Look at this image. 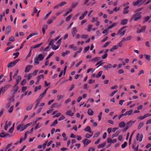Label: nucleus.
<instances>
[{
  "label": "nucleus",
  "instance_id": "1",
  "mask_svg": "<svg viewBox=\"0 0 151 151\" xmlns=\"http://www.w3.org/2000/svg\"><path fill=\"white\" fill-rule=\"evenodd\" d=\"M47 54V53L45 52H42L41 54H39L34 59V65L39 64L40 63L39 61L43 60Z\"/></svg>",
  "mask_w": 151,
  "mask_h": 151
},
{
  "label": "nucleus",
  "instance_id": "2",
  "mask_svg": "<svg viewBox=\"0 0 151 151\" xmlns=\"http://www.w3.org/2000/svg\"><path fill=\"white\" fill-rule=\"evenodd\" d=\"M19 60L16 59L12 62L9 63L7 65L8 68H12L19 61Z\"/></svg>",
  "mask_w": 151,
  "mask_h": 151
},
{
  "label": "nucleus",
  "instance_id": "3",
  "mask_svg": "<svg viewBox=\"0 0 151 151\" xmlns=\"http://www.w3.org/2000/svg\"><path fill=\"white\" fill-rule=\"evenodd\" d=\"M25 125L24 126V124H21L17 127V130L18 131L20 130V131L22 132L26 129L25 128Z\"/></svg>",
  "mask_w": 151,
  "mask_h": 151
},
{
  "label": "nucleus",
  "instance_id": "4",
  "mask_svg": "<svg viewBox=\"0 0 151 151\" xmlns=\"http://www.w3.org/2000/svg\"><path fill=\"white\" fill-rule=\"evenodd\" d=\"M124 28V27H122L117 32V35H120L121 37H122L124 35L126 32L125 30H124L123 32H122V31Z\"/></svg>",
  "mask_w": 151,
  "mask_h": 151
},
{
  "label": "nucleus",
  "instance_id": "5",
  "mask_svg": "<svg viewBox=\"0 0 151 151\" xmlns=\"http://www.w3.org/2000/svg\"><path fill=\"white\" fill-rule=\"evenodd\" d=\"M47 90V88L37 98V100L40 101L42 98L45 95L46 91Z\"/></svg>",
  "mask_w": 151,
  "mask_h": 151
},
{
  "label": "nucleus",
  "instance_id": "6",
  "mask_svg": "<svg viewBox=\"0 0 151 151\" xmlns=\"http://www.w3.org/2000/svg\"><path fill=\"white\" fill-rule=\"evenodd\" d=\"M143 137V135L142 134H141L139 133L137 134L136 136L137 140L141 142L142 141Z\"/></svg>",
  "mask_w": 151,
  "mask_h": 151
},
{
  "label": "nucleus",
  "instance_id": "7",
  "mask_svg": "<svg viewBox=\"0 0 151 151\" xmlns=\"http://www.w3.org/2000/svg\"><path fill=\"white\" fill-rule=\"evenodd\" d=\"M82 142L85 146H86L91 142V141L88 140V139H85L83 140Z\"/></svg>",
  "mask_w": 151,
  "mask_h": 151
},
{
  "label": "nucleus",
  "instance_id": "8",
  "mask_svg": "<svg viewBox=\"0 0 151 151\" xmlns=\"http://www.w3.org/2000/svg\"><path fill=\"white\" fill-rule=\"evenodd\" d=\"M55 19L56 17L53 16L52 18L48 20L47 23L49 24H51L53 22V21Z\"/></svg>",
  "mask_w": 151,
  "mask_h": 151
},
{
  "label": "nucleus",
  "instance_id": "9",
  "mask_svg": "<svg viewBox=\"0 0 151 151\" xmlns=\"http://www.w3.org/2000/svg\"><path fill=\"white\" fill-rule=\"evenodd\" d=\"M9 87V85H6L4 87H2L0 90H2V93H4Z\"/></svg>",
  "mask_w": 151,
  "mask_h": 151
},
{
  "label": "nucleus",
  "instance_id": "10",
  "mask_svg": "<svg viewBox=\"0 0 151 151\" xmlns=\"http://www.w3.org/2000/svg\"><path fill=\"white\" fill-rule=\"evenodd\" d=\"M77 31V30L76 27H74L72 28V34L73 37H74L75 36Z\"/></svg>",
  "mask_w": 151,
  "mask_h": 151
},
{
  "label": "nucleus",
  "instance_id": "11",
  "mask_svg": "<svg viewBox=\"0 0 151 151\" xmlns=\"http://www.w3.org/2000/svg\"><path fill=\"white\" fill-rule=\"evenodd\" d=\"M101 59V58L100 57H96L93 59H90L89 60V61L93 62V61H99Z\"/></svg>",
  "mask_w": 151,
  "mask_h": 151
},
{
  "label": "nucleus",
  "instance_id": "12",
  "mask_svg": "<svg viewBox=\"0 0 151 151\" xmlns=\"http://www.w3.org/2000/svg\"><path fill=\"white\" fill-rule=\"evenodd\" d=\"M136 142H134L132 145V148L134 150V151H138L139 145H137V147H136Z\"/></svg>",
  "mask_w": 151,
  "mask_h": 151
},
{
  "label": "nucleus",
  "instance_id": "13",
  "mask_svg": "<svg viewBox=\"0 0 151 151\" xmlns=\"http://www.w3.org/2000/svg\"><path fill=\"white\" fill-rule=\"evenodd\" d=\"M7 122L8 121H7L5 123V126L4 127V129L6 130H7L8 127L10 126L12 124V122L11 121L9 122L8 124L7 123Z\"/></svg>",
  "mask_w": 151,
  "mask_h": 151
},
{
  "label": "nucleus",
  "instance_id": "14",
  "mask_svg": "<svg viewBox=\"0 0 151 151\" xmlns=\"http://www.w3.org/2000/svg\"><path fill=\"white\" fill-rule=\"evenodd\" d=\"M141 3H142V2L140 0H138L136 1H134L133 2L132 4L134 6H136L139 4H140V5L141 4H142Z\"/></svg>",
  "mask_w": 151,
  "mask_h": 151
},
{
  "label": "nucleus",
  "instance_id": "15",
  "mask_svg": "<svg viewBox=\"0 0 151 151\" xmlns=\"http://www.w3.org/2000/svg\"><path fill=\"white\" fill-rule=\"evenodd\" d=\"M141 13H142L141 12H139L138 13H136V14H134L132 16L131 20H133L134 19V18L135 17L137 16L138 17V16H140V15L141 14Z\"/></svg>",
  "mask_w": 151,
  "mask_h": 151
},
{
  "label": "nucleus",
  "instance_id": "16",
  "mask_svg": "<svg viewBox=\"0 0 151 151\" xmlns=\"http://www.w3.org/2000/svg\"><path fill=\"white\" fill-rule=\"evenodd\" d=\"M112 67V65L110 63L108 64L107 65H104L103 66V68L106 70H107L109 68H111Z\"/></svg>",
  "mask_w": 151,
  "mask_h": 151
},
{
  "label": "nucleus",
  "instance_id": "17",
  "mask_svg": "<svg viewBox=\"0 0 151 151\" xmlns=\"http://www.w3.org/2000/svg\"><path fill=\"white\" fill-rule=\"evenodd\" d=\"M32 67V66L30 65L27 66L25 68V72L26 73L29 72L30 70Z\"/></svg>",
  "mask_w": 151,
  "mask_h": 151
},
{
  "label": "nucleus",
  "instance_id": "18",
  "mask_svg": "<svg viewBox=\"0 0 151 151\" xmlns=\"http://www.w3.org/2000/svg\"><path fill=\"white\" fill-rule=\"evenodd\" d=\"M51 46L52 48V49L54 50H55L59 48L60 45H57V46H56L55 44H53Z\"/></svg>",
  "mask_w": 151,
  "mask_h": 151
},
{
  "label": "nucleus",
  "instance_id": "19",
  "mask_svg": "<svg viewBox=\"0 0 151 151\" xmlns=\"http://www.w3.org/2000/svg\"><path fill=\"white\" fill-rule=\"evenodd\" d=\"M38 34V32H36L35 33H31L29 36L27 37V39L28 40L31 37L34 35H37Z\"/></svg>",
  "mask_w": 151,
  "mask_h": 151
},
{
  "label": "nucleus",
  "instance_id": "20",
  "mask_svg": "<svg viewBox=\"0 0 151 151\" xmlns=\"http://www.w3.org/2000/svg\"><path fill=\"white\" fill-rule=\"evenodd\" d=\"M66 114L67 115H69L70 116H72L74 115V113L72 112L70 110H68L67 111Z\"/></svg>",
  "mask_w": 151,
  "mask_h": 151
},
{
  "label": "nucleus",
  "instance_id": "21",
  "mask_svg": "<svg viewBox=\"0 0 151 151\" xmlns=\"http://www.w3.org/2000/svg\"><path fill=\"white\" fill-rule=\"evenodd\" d=\"M19 89V87H14L13 89L12 90V93L14 95L15 94L17 91Z\"/></svg>",
  "mask_w": 151,
  "mask_h": 151
},
{
  "label": "nucleus",
  "instance_id": "22",
  "mask_svg": "<svg viewBox=\"0 0 151 151\" xmlns=\"http://www.w3.org/2000/svg\"><path fill=\"white\" fill-rule=\"evenodd\" d=\"M84 130L86 132H89L90 133H92L91 128L89 126H87L84 129Z\"/></svg>",
  "mask_w": 151,
  "mask_h": 151
},
{
  "label": "nucleus",
  "instance_id": "23",
  "mask_svg": "<svg viewBox=\"0 0 151 151\" xmlns=\"http://www.w3.org/2000/svg\"><path fill=\"white\" fill-rule=\"evenodd\" d=\"M42 44V42L40 43L37 44L33 47L31 46L30 47V48L31 49H32V48L36 49V48L39 47Z\"/></svg>",
  "mask_w": 151,
  "mask_h": 151
},
{
  "label": "nucleus",
  "instance_id": "24",
  "mask_svg": "<svg viewBox=\"0 0 151 151\" xmlns=\"http://www.w3.org/2000/svg\"><path fill=\"white\" fill-rule=\"evenodd\" d=\"M11 30V27L10 26H8L6 29V34H7L10 32Z\"/></svg>",
  "mask_w": 151,
  "mask_h": 151
},
{
  "label": "nucleus",
  "instance_id": "25",
  "mask_svg": "<svg viewBox=\"0 0 151 151\" xmlns=\"http://www.w3.org/2000/svg\"><path fill=\"white\" fill-rule=\"evenodd\" d=\"M129 9L128 7H125L123 9V13L124 14H128L129 12V10H128Z\"/></svg>",
  "mask_w": 151,
  "mask_h": 151
},
{
  "label": "nucleus",
  "instance_id": "26",
  "mask_svg": "<svg viewBox=\"0 0 151 151\" xmlns=\"http://www.w3.org/2000/svg\"><path fill=\"white\" fill-rule=\"evenodd\" d=\"M135 122V121H133L132 120H130L127 123V125L129 127L131 126L132 124H133Z\"/></svg>",
  "mask_w": 151,
  "mask_h": 151
},
{
  "label": "nucleus",
  "instance_id": "27",
  "mask_svg": "<svg viewBox=\"0 0 151 151\" xmlns=\"http://www.w3.org/2000/svg\"><path fill=\"white\" fill-rule=\"evenodd\" d=\"M125 126L124 122H122L119 124V126L120 128L124 127Z\"/></svg>",
  "mask_w": 151,
  "mask_h": 151
},
{
  "label": "nucleus",
  "instance_id": "28",
  "mask_svg": "<svg viewBox=\"0 0 151 151\" xmlns=\"http://www.w3.org/2000/svg\"><path fill=\"white\" fill-rule=\"evenodd\" d=\"M61 105V104H58L57 103H56L52 104L51 105V107L52 108H54L56 107H59Z\"/></svg>",
  "mask_w": 151,
  "mask_h": 151
},
{
  "label": "nucleus",
  "instance_id": "29",
  "mask_svg": "<svg viewBox=\"0 0 151 151\" xmlns=\"http://www.w3.org/2000/svg\"><path fill=\"white\" fill-rule=\"evenodd\" d=\"M93 111L91 109H89L88 111V114L89 115H92L93 114Z\"/></svg>",
  "mask_w": 151,
  "mask_h": 151
},
{
  "label": "nucleus",
  "instance_id": "30",
  "mask_svg": "<svg viewBox=\"0 0 151 151\" xmlns=\"http://www.w3.org/2000/svg\"><path fill=\"white\" fill-rule=\"evenodd\" d=\"M37 80L40 81V79L43 80L44 79V76L43 75L41 74L37 77Z\"/></svg>",
  "mask_w": 151,
  "mask_h": 151
},
{
  "label": "nucleus",
  "instance_id": "31",
  "mask_svg": "<svg viewBox=\"0 0 151 151\" xmlns=\"http://www.w3.org/2000/svg\"><path fill=\"white\" fill-rule=\"evenodd\" d=\"M118 46L115 45L113 46V47L110 49V51L111 52H113L114 50L117 49L118 48Z\"/></svg>",
  "mask_w": 151,
  "mask_h": 151
},
{
  "label": "nucleus",
  "instance_id": "32",
  "mask_svg": "<svg viewBox=\"0 0 151 151\" xmlns=\"http://www.w3.org/2000/svg\"><path fill=\"white\" fill-rule=\"evenodd\" d=\"M119 131H117L114 134L112 135V138H114V137L118 136L119 134Z\"/></svg>",
  "mask_w": 151,
  "mask_h": 151
},
{
  "label": "nucleus",
  "instance_id": "33",
  "mask_svg": "<svg viewBox=\"0 0 151 151\" xmlns=\"http://www.w3.org/2000/svg\"><path fill=\"white\" fill-rule=\"evenodd\" d=\"M144 20L143 21V23H145L149 20V19H150V17H149V16H147L146 17H144Z\"/></svg>",
  "mask_w": 151,
  "mask_h": 151
},
{
  "label": "nucleus",
  "instance_id": "34",
  "mask_svg": "<svg viewBox=\"0 0 151 151\" xmlns=\"http://www.w3.org/2000/svg\"><path fill=\"white\" fill-rule=\"evenodd\" d=\"M90 122L93 123V126L94 127H96L97 126V123L96 122H95L94 120L93 119H91L90 120Z\"/></svg>",
  "mask_w": 151,
  "mask_h": 151
},
{
  "label": "nucleus",
  "instance_id": "35",
  "mask_svg": "<svg viewBox=\"0 0 151 151\" xmlns=\"http://www.w3.org/2000/svg\"><path fill=\"white\" fill-rule=\"evenodd\" d=\"M128 21L127 19H124L121 21V24L123 25H125L127 24Z\"/></svg>",
  "mask_w": 151,
  "mask_h": 151
},
{
  "label": "nucleus",
  "instance_id": "36",
  "mask_svg": "<svg viewBox=\"0 0 151 151\" xmlns=\"http://www.w3.org/2000/svg\"><path fill=\"white\" fill-rule=\"evenodd\" d=\"M47 27L46 25H44L43 26L42 29V32L43 34L45 33V30L46 29H47Z\"/></svg>",
  "mask_w": 151,
  "mask_h": 151
},
{
  "label": "nucleus",
  "instance_id": "37",
  "mask_svg": "<svg viewBox=\"0 0 151 151\" xmlns=\"http://www.w3.org/2000/svg\"><path fill=\"white\" fill-rule=\"evenodd\" d=\"M42 126V124H40L39 123H38L36 126L35 128V129H37L41 127Z\"/></svg>",
  "mask_w": 151,
  "mask_h": 151
},
{
  "label": "nucleus",
  "instance_id": "38",
  "mask_svg": "<svg viewBox=\"0 0 151 151\" xmlns=\"http://www.w3.org/2000/svg\"><path fill=\"white\" fill-rule=\"evenodd\" d=\"M14 124L13 126L9 129V133L12 134L13 133L14 130Z\"/></svg>",
  "mask_w": 151,
  "mask_h": 151
},
{
  "label": "nucleus",
  "instance_id": "39",
  "mask_svg": "<svg viewBox=\"0 0 151 151\" xmlns=\"http://www.w3.org/2000/svg\"><path fill=\"white\" fill-rule=\"evenodd\" d=\"M118 23H115L112 25L110 26L109 27L107 28L109 30V29L114 27V26L116 25Z\"/></svg>",
  "mask_w": 151,
  "mask_h": 151
},
{
  "label": "nucleus",
  "instance_id": "40",
  "mask_svg": "<svg viewBox=\"0 0 151 151\" xmlns=\"http://www.w3.org/2000/svg\"><path fill=\"white\" fill-rule=\"evenodd\" d=\"M118 23H115L112 25L110 26L109 27L107 28L109 30V29L114 27V26L116 25Z\"/></svg>",
  "mask_w": 151,
  "mask_h": 151
},
{
  "label": "nucleus",
  "instance_id": "41",
  "mask_svg": "<svg viewBox=\"0 0 151 151\" xmlns=\"http://www.w3.org/2000/svg\"><path fill=\"white\" fill-rule=\"evenodd\" d=\"M118 23H115L112 25L110 26L109 27L107 28L109 30V29L114 27V26L116 25Z\"/></svg>",
  "mask_w": 151,
  "mask_h": 151
},
{
  "label": "nucleus",
  "instance_id": "42",
  "mask_svg": "<svg viewBox=\"0 0 151 151\" xmlns=\"http://www.w3.org/2000/svg\"><path fill=\"white\" fill-rule=\"evenodd\" d=\"M145 56V58L149 61L151 58V56L150 55H148L147 54H145L144 55Z\"/></svg>",
  "mask_w": 151,
  "mask_h": 151
},
{
  "label": "nucleus",
  "instance_id": "43",
  "mask_svg": "<svg viewBox=\"0 0 151 151\" xmlns=\"http://www.w3.org/2000/svg\"><path fill=\"white\" fill-rule=\"evenodd\" d=\"M132 112V110L127 111L125 112V114H124V115L125 116H126L127 115H129L131 114Z\"/></svg>",
  "mask_w": 151,
  "mask_h": 151
},
{
  "label": "nucleus",
  "instance_id": "44",
  "mask_svg": "<svg viewBox=\"0 0 151 151\" xmlns=\"http://www.w3.org/2000/svg\"><path fill=\"white\" fill-rule=\"evenodd\" d=\"M106 145V143L104 142L102 144H99L98 146V148H103Z\"/></svg>",
  "mask_w": 151,
  "mask_h": 151
},
{
  "label": "nucleus",
  "instance_id": "45",
  "mask_svg": "<svg viewBox=\"0 0 151 151\" xmlns=\"http://www.w3.org/2000/svg\"><path fill=\"white\" fill-rule=\"evenodd\" d=\"M82 49H83L82 47L80 48V51H77L75 53L73 57L74 58L76 57L78 54L79 53H80L82 51Z\"/></svg>",
  "mask_w": 151,
  "mask_h": 151
},
{
  "label": "nucleus",
  "instance_id": "46",
  "mask_svg": "<svg viewBox=\"0 0 151 151\" xmlns=\"http://www.w3.org/2000/svg\"><path fill=\"white\" fill-rule=\"evenodd\" d=\"M70 53V51L68 50L66 51L65 52H64L62 54V56L64 57L66 55L69 54Z\"/></svg>",
  "mask_w": 151,
  "mask_h": 151
},
{
  "label": "nucleus",
  "instance_id": "47",
  "mask_svg": "<svg viewBox=\"0 0 151 151\" xmlns=\"http://www.w3.org/2000/svg\"><path fill=\"white\" fill-rule=\"evenodd\" d=\"M144 125V123L143 122H140L138 127L137 129H140Z\"/></svg>",
  "mask_w": 151,
  "mask_h": 151
},
{
  "label": "nucleus",
  "instance_id": "48",
  "mask_svg": "<svg viewBox=\"0 0 151 151\" xmlns=\"http://www.w3.org/2000/svg\"><path fill=\"white\" fill-rule=\"evenodd\" d=\"M33 105H30L27 107L26 109L27 111L30 110L33 107Z\"/></svg>",
  "mask_w": 151,
  "mask_h": 151
},
{
  "label": "nucleus",
  "instance_id": "49",
  "mask_svg": "<svg viewBox=\"0 0 151 151\" xmlns=\"http://www.w3.org/2000/svg\"><path fill=\"white\" fill-rule=\"evenodd\" d=\"M93 27V26L92 25H88V27L87 29V31L88 32H90L91 30Z\"/></svg>",
  "mask_w": 151,
  "mask_h": 151
},
{
  "label": "nucleus",
  "instance_id": "50",
  "mask_svg": "<svg viewBox=\"0 0 151 151\" xmlns=\"http://www.w3.org/2000/svg\"><path fill=\"white\" fill-rule=\"evenodd\" d=\"M98 17H93L92 18V20L91 22L93 23L95 22H96L98 20Z\"/></svg>",
  "mask_w": 151,
  "mask_h": 151
},
{
  "label": "nucleus",
  "instance_id": "51",
  "mask_svg": "<svg viewBox=\"0 0 151 151\" xmlns=\"http://www.w3.org/2000/svg\"><path fill=\"white\" fill-rule=\"evenodd\" d=\"M102 73H103V71H100L99 72L98 74L97 75H96V78H99V77H100L102 75Z\"/></svg>",
  "mask_w": 151,
  "mask_h": 151
},
{
  "label": "nucleus",
  "instance_id": "52",
  "mask_svg": "<svg viewBox=\"0 0 151 151\" xmlns=\"http://www.w3.org/2000/svg\"><path fill=\"white\" fill-rule=\"evenodd\" d=\"M127 142H124V144H123L122 145V146H121L122 148H125L127 146Z\"/></svg>",
  "mask_w": 151,
  "mask_h": 151
},
{
  "label": "nucleus",
  "instance_id": "53",
  "mask_svg": "<svg viewBox=\"0 0 151 151\" xmlns=\"http://www.w3.org/2000/svg\"><path fill=\"white\" fill-rule=\"evenodd\" d=\"M54 53V52H50L47 57L46 60H47L48 59H49L53 54Z\"/></svg>",
  "mask_w": 151,
  "mask_h": 151
},
{
  "label": "nucleus",
  "instance_id": "54",
  "mask_svg": "<svg viewBox=\"0 0 151 151\" xmlns=\"http://www.w3.org/2000/svg\"><path fill=\"white\" fill-rule=\"evenodd\" d=\"M19 55V52H18L13 53V55L15 56V57L14 58V59H15L16 58H17L18 57V55Z\"/></svg>",
  "mask_w": 151,
  "mask_h": 151
},
{
  "label": "nucleus",
  "instance_id": "55",
  "mask_svg": "<svg viewBox=\"0 0 151 151\" xmlns=\"http://www.w3.org/2000/svg\"><path fill=\"white\" fill-rule=\"evenodd\" d=\"M104 63H105L104 62L101 63V61H99V62H98V63H96V65L97 66L99 64H100V65L98 66V67H99L100 66L102 65Z\"/></svg>",
  "mask_w": 151,
  "mask_h": 151
},
{
  "label": "nucleus",
  "instance_id": "56",
  "mask_svg": "<svg viewBox=\"0 0 151 151\" xmlns=\"http://www.w3.org/2000/svg\"><path fill=\"white\" fill-rule=\"evenodd\" d=\"M55 41L54 39H52L51 40L49 44V46H50L52 45L53 44H54L55 42Z\"/></svg>",
  "mask_w": 151,
  "mask_h": 151
},
{
  "label": "nucleus",
  "instance_id": "57",
  "mask_svg": "<svg viewBox=\"0 0 151 151\" xmlns=\"http://www.w3.org/2000/svg\"><path fill=\"white\" fill-rule=\"evenodd\" d=\"M91 134H87L86 135V137L87 138H90L92 135L93 133L92 132V133H91Z\"/></svg>",
  "mask_w": 151,
  "mask_h": 151
},
{
  "label": "nucleus",
  "instance_id": "58",
  "mask_svg": "<svg viewBox=\"0 0 151 151\" xmlns=\"http://www.w3.org/2000/svg\"><path fill=\"white\" fill-rule=\"evenodd\" d=\"M88 37V35H82L81 36L82 38H84L86 39Z\"/></svg>",
  "mask_w": 151,
  "mask_h": 151
},
{
  "label": "nucleus",
  "instance_id": "59",
  "mask_svg": "<svg viewBox=\"0 0 151 151\" xmlns=\"http://www.w3.org/2000/svg\"><path fill=\"white\" fill-rule=\"evenodd\" d=\"M14 107V106H12L10 107L9 110L8 111V112L9 113H11L12 112L13 110V109Z\"/></svg>",
  "mask_w": 151,
  "mask_h": 151
},
{
  "label": "nucleus",
  "instance_id": "60",
  "mask_svg": "<svg viewBox=\"0 0 151 151\" xmlns=\"http://www.w3.org/2000/svg\"><path fill=\"white\" fill-rule=\"evenodd\" d=\"M78 2H76V3H73L72 4V8H74L78 4Z\"/></svg>",
  "mask_w": 151,
  "mask_h": 151
},
{
  "label": "nucleus",
  "instance_id": "61",
  "mask_svg": "<svg viewBox=\"0 0 151 151\" xmlns=\"http://www.w3.org/2000/svg\"><path fill=\"white\" fill-rule=\"evenodd\" d=\"M26 83V80L25 79H24L21 82V85L22 86H24L25 84Z\"/></svg>",
  "mask_w": 151,
  "mask_h": 151
},
{
  "label": "nucleus",
  "instance_id": "62",
  "mask_svg": "<svg viewBox=\"0 0 151 151\" xmlns=\"http://www.w3.org/2000/svg\"><path fill=\"white\" fill-rule=\"evenodd\" d=\"M95 148L93 147H90L88 149V151H94Z\"/></svg>",
  "mask_w": 151,
  "mask_h": 151
},
{
  "label": "nucleus",
  "instance_id": "63",
  "mask_svg": "<svg viewBox=\"0 0 151 151\" xmlns=\"http://www.w3.org/2000/svg\"><path fill=\"white\" fill-rule=\"evenodd\" d=\"M71 15H70L68 16L66 19V21L68 22L69 21L71 17Z\"/></svg>",
  "mask_w": 151,
  "mask_h": 151
},
{
  "label": "nucleus",
  "instance_id": "64",
  "mask_svg": "<svg viewBox=\"0 0 151 151\" xmlns=\"http://www.w3.org/2000/svg\"><path fill=\"white\" fill-rule=\"evenodd\" d=\"M9 41L11 42H14L15 41V39L14 37L12 36L9 38Z\"/></svg>",
  "mask_w": 151,
  "mask_h": 151
}]
</instances>
